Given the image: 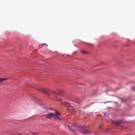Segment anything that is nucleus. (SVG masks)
<instances>
[{"mask_svg": "<svg viewBox=\"0 0 135 135\" xmlns=\"http://www.w3.org/2000/svg\"><path fill=\"white\" fill-rule=\"evenodd\" d=\"M39 90L42 92L45 93L48 96L51 95H54L56 97H58L61 96V93L60 91H53L52 92L49 90H44L43 89H39Z\"/></svg>", "mask_w": 135, "mask_h": 135, "instance_id": "1", "label": "nucleus"}, {"mask_svg": "<svg viewBox=\"0 0 135 135\" xmlns=\"http://www.w3.org/2000/svg\"><path fill=\"white\" fill-rule=\"evenodd\" d=\"M86 126H83L81 127V132L82 133L84 134L89 133L90 132L86 128Z\"/></svg>", "mask_w": 135, "mask_h": 135, "instance_id": "2", "label": "nucleus"}, {"mask_svg": "<svg viewBox=\"0 0 135 135\" xmlns=\"http://www.w3.org/2000/svg\"><path fill=\"white\" fill-rule=\"evenodd\" d=\"M55 115V114L52 113H50L47 114L45 115H44L45 117L47 118H51L54 117Z\"/></svg>", "mask_w": 135, "mask_h": 135, "instance_id": "3", "label": "nucleus"}, {"mask_svg": "<svg viewBox=\"0 0 135 135\" xmlns=\"http://www.w3.org/2000/svg\"><path fill=\"white\" fill-rule=\"evenodd\" d=\"M55 113L56 114H55V115L54 117L55 119H57L59 120H61V119L58 116V115L60 114L57 111L55 112Z\"/></svg>", "mask_w": 135, "mask_h": 135, "instance_id": "4", "label": "nucleus"}, {"mask_svg": "<svg viewBox=\"0 0 135 135\" xmlns=\"http://www.w3.org/2000/svg\"><path fill=\"white\" fill-rule=\"evenodd\" d=\"M120 122L121 121L120 120L112 121V123L113 124L117 126L119 125L120 124Z\"/></svg>", "mask_w": 135, "mask_h": 135, "instance_id": "5", "label": "nucleus"}, {"mask_svg": "<svg viewBox=\"0 0 135 135\" xmlns=\"http://www.w3.org/2000/svg\"><path fill=\"white\" fill-rule=\"evenodd\" d=\"M7 78H0V83H1L3 81L7 80Z\"/></svg>", "mask_w": 135, "mask_h": 135, "instance_id": "6", "label": "nucleus"}, {"mask_svg": "<svg viewBox=\"0 0 135 135\" xmlns=\"http://www.w3.org/2000/svg\"><path fill=\"white\" fill-rule=\"evenodd\" d=\"M68 129L70 131L72 132L73 133H74V130L73 129H72L71 128L69 127V126H68Z\"/></svg>", "mask_w": 135, "mask_h": 135, "instance_id": "7", "label": "nucleus"}, {"mask_svg": "<svg viewBox=\"0 0 135 135\" xmlns=\"http://www.w3.org/2000/svg\"><path fill=\"white\" fill-rule=\"evenodd\" d=\"M70 106V104L68 103H67L66 104V106L69 108V107Z\"/></svg>", "mask_w": 135, "mask_h": 135, "instance_id": "8", "label": "nucleus"}, {"mask_svg": "<svg viewBox=\"0 0 135 135\" xmlns=\"http://www.w3.org/2000/svg\"><path fill=\"white\" fill-rule=\"evenodd\" d=\"M75 112H76L78 113H79L81 112L80 111V110H78L76 111H75Z\"/></svg>", "mask_w": 135, "mask_h": 135, "instance_id": "9", "label": "nucleus"}, {"mask_svg": "<svg viewBox=\"0 0 135 135\" xmlns=\"http://www.w3.org/2000/svg\"><path fill=\"white\" fill-rule=\"evenodd\" d=\"M73 109V107L71 106H70L69 107V109Z\"/></svg>", "mask_w": 135, "mask_h": 135, "instance_id": "10", "label": "nucleus"}, {"mask_svg": "<svg viewBox=\"0 0 135 135\" xmlns=\"http://www.w3.org/2000/svg\"><path fill=\"white\" fill-rule=\"evenodd\" d=\"M83 53H85V54H88V53L87 52H86V51H81Z\"/></svg>", "mask_w": 135, "mask_h": 135, "instance_id": "11", "label": "nucleus"}, {"mask_svg": "<svg viewBox=\"0 0 135 135\" xmlns=\"http://www.w3.org/2000/svg\"><path fill=\"white\" fill-rule=\"evenodd\" d=\"M132 89L133 90L135 91V87H133Z\"/></svg>", "mask_w": 135, "mask_h": 135, "instance_id": "12", "label": "nucleus"}, {"mask_svg": "<svg viewBox=\"0 0 135 135\" xmlns=\"http://www.w3.org/2000/svg\"><path fill=\"white\" fill-rule=\"evenodd\" d=\"M36 133H32V134H36Z\"/></svg>", "mask_w": 135, "mask_h": 135, "instance_id": "13", "label": "nucleus"}, {"mask_svg": "<svg viewBox=\"0 0 135 135\" xmlns=\"http://www.w3.org/2000/svg\"><path fill=\"white\" fill-rule=\"evenodd\" d=\"M58 100H61V99H58Z\"/></svg>", "mask_w": 135, "mask_h": 135, "instance_id": "14", "label": "nucleus"}, {"mask_svg": "<svg viewBox=\"0 0 135 135\" xmlns=\"http://www.w3.org/2000/svg\"><path fill=\"white\" fill-rule=\"evenodd\" d=\"M42 45H46V44H42Z\"/></svg>", "mask_w": 135, "mask_h": 135, "instance_id": "15", "label": "nucleus"}, {"mask_svg": "<svg viewBox=\"0 0 135 135\" xmlns=\"http://www.w3.org/2000/svg\"><path fill=\"white\" fill-rule=\"evenodd\" d=\"M102 126H100V128H102Z\"/></svg>", "mask_w": 135, "mask_h": 135, "instance_id": "16", "label": "nucleus"}]
</instances>
